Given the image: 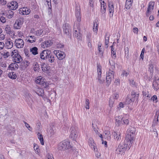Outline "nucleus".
I'll use <instances>...</instances> for the list:
<instances>
[{
    "label": "nucleus",
    "mask_w": 159,
    "mask_h": 159,
    "mask_svg": "<svg viewBox=\"0 0 159 159\" xmlns=\"http://www.w3.org/2000/svg\"><path fill=\"white\" fill-rule=\"evenodd\" d=\"M154 2H150L148 9L146 11V14L147 16L148 17L150 15V12L154 8Z\"/></svg>",
    "instance_id": "obj_14"
},
{
    "label": "nucleus",
    "mask_w": 159,
    "mask_h": 159,
    "mask_svg": "<svg viewBox=\"0 0 159 159\" xmlns=\"http://www.w3.org/2000/svg\"><path fill=\"white\" fill-rule=\"evenodd\" d=\"M133 2V0H126L125 7L127 9H129L131 6Z\"/></svg>",
    "instance_id": "obj_29"
},
{
    "label": "nucleus",
    "mask_w": 159,
    "mask_h": 159,
    "mask_svg": "<svg viewBox=\"0 0 159 159\" xmlns=\"http://www.w3.org/2000/svg\"><path fill=\"white\" fill-rule=\"evenodd\" d=\"M116 124L117 126H120L122 124L123 117L122 116H117L115 117Z\"/></svg>",
    "instance_id": "obj_15"
},
{
    "label": "nucleus",
    "mask_w": 159,
    "mask_h": 159,
    "mask_svg": "<svg viewBox=\"0 0 159 159\" xmlns=\"http://www.w3.org/2000/svg\"><path fill=\"white\" fill-rule=\"evenodd\" d=\"M153 65L152 64H150L149 65V71L151 73H152L153 72Z\"/></svg>",
    "instance_id": "obj_46"
},
{
    "label": "nucleus",
    "mask_w": 159,
    "mask_h": 159,
    "mask_svg": "<svg viewBox=\"0 0 159 159\" xmlns=\"http://www.w3.org/2000/svg\"><path fill=\"white\" fill-rule=\"evenodd\" d=\"M131 93V102H134L135 100H138L139 94L136 93L134 91H132Z\"/></svg>",
    "instance_id": "obj_17"
},
{
    "label": "nucleus",
    "mask_w": 159,
    "mask_h": 159,
    "mask_svg": "<svg viewBox=\"0 0 159 159\" xmlns=\"http://www.w3.org/2000/svg\"><path fill=\"white\" fill-rule=\"evenodd\" d=\"M125 54H127V56L126 57V58L127 59L129 58V49L128 47H126L125 48Z\"/></svg>",
    "instance_id": "obj_54"
},
{
    "label": "nucleus",
    "mask_w": 159,
    "mask_h": 159,
    "mask_svg": "<svg viewBox=\"0 0 159 159\" xmlns=\"http://www.w3.org/2000/svg\"><path fill=\"white\" fill-rule=\"evenodd\" d=\"M101 75H98L97 79L98 80V82L100 84H102L104 82V80L101 79Z\"/></svg>",
    "instance_id": "obj_44"
},
{
    "label": "nucleus",
    "mask_w": 159,
    "mask_h": 159,
    "mask_svg": "<svg viewBox=\"0 0 159 159\" xmlns=\"http://www.w3.org/2000/svg\"><path fill=\"white\" fill-rule=\"evenodd\" d=\"M2 55L3 56L4 58H7L9 56H10V53L8 52H4L2 53Z\"/></svg>",
    "instance_id": "obj_52"
},
{
    "label": "nucleus",
    "mask_w": 159,
    "mask_h": 159,
    "mask_svg": "<svg viewBox=\"0 0 159 159\" xmlns=\"http://www.w3.org/2000/svg\"><path fill=\"white\" fill-rule=\"evenodd\" d=\"M144 51H145L144 48H143L142 50V52H141L140 55V57L142 59H143Z\"/></svg>",
    "instance_id": "obj_55"
},
{
    "label": "nucleus",
    "mask_w": 159,
    "mask_h": 159,
    "mask_svg": "<svg viewBox=\"0 0 159 159\" xmlns=\"http://www.w3.org/2000/svg\"><path fill=\"white\" fill-rule=\"evenodd\" d=\"M51 53V52L49 50H44L40 54V58L43 59H47V57Z\"/></svg>",
    "instance_id": "obj_8"
},
{
    "label": "nucleus",
    "mask_w": 159,
    "mask_h": 159,
    "mask_svg": "<svg viewBox=\"0 0 159 159\" xmlns=\"http://www.w3.org/2000/svg\"><path fill=\"white\" fill-rule=\"evenodd\" d=\"M52 43L50 40H47L43 43V48L45 47H50L52 44Z\"/></svg>",
    "instance_id": "obj_24"
},
{
    "label": "nucleus",
    "mask_w": 159,
    "mask_h": 159,
    "mask_svg": "<svg viewBox=\"0 0 159 159\" xmlns=\"http://www.w3.org/2000/svg\"><path fill=\"white\" fill-rule=\"evenodd\" d=\"M49 133L51 135L54 134L55 133V127L53 125L50 126V129L49 130Z\"/></svg>",
    "instance_id": "obj_28"
},
{
    "label": "nucleus",
    "mask_w": 159,
    "mask_h": 159,
    "mask_svg": "<svg viewBox=\"0 0 159 159\" xmlns=\"http://www.w3.org/2000/svg\"><path fill=\"white\" fill-rule=\"evenodd\" d=\"M143 96H144L145 97H148V91H143Z\"/></svg>",
    "instance_id": "obj_57"
},
{
    "label": "nucleus",
    "mask_w": 159,
    "mask_h": 159,
    "mask_svg": "<svg viewBox=\"0 0 159 159\" xmlns=\"http://www.w3.org/2000/svg\"><path fill=\"white\" fill-rule=\"evenodd\" d=\"M5 31L6 33L9 34H12V31L11 30L10 27L8 25H7L5 28Z\"/></svg>",
    "instance_id": "obj_39"
},
{
    "label": "nucleus",
    "mask_w": 159,
    "mask_h": 159,
    "mask_svg": "<svg viewBox=\"0 0 159 159\" xmlns=\"http://www.w3.org/2000/svg\"><path fill=\"white\" fill-rule=\"evenodd\" d=\"M128 124H129V121H128V119H126L125 120H123V123H122V124L123 125V124H125L128 125Z\"/></svg>",
    "instance_id": "obj_64"
},
{
    "label": "nucleus",
    "mask_w": 159,
    "mask_h": 159,
    "mask_svg": "<svg viewBox=\"0 0 159 159\" xmlns=\"http://www.w3.org/2000/svg\"><path fill=\"white\" fill-rule=\"evenodd\" d=\"M70 27L69 25L67 23H65L64 25V32L66 35L69 34Z\"/></svg>",
    "instance_id": "obj_20"
},
{
    "label": "nucleus",
    "mask_w": 159,
    "mask_h": 159,
    "mask_svg": "<svg viewBox=\"0 0 159 159\" xmlns=\"http://www.w3.org/2000/svg\"><path fill=\"white\" fill-rule=\"evenodd\" d=\"M109 36H108L107 38L105 39V44L106 48H107L108 47V44L109 43Z\"/></svg>",
    "instance_id": "obj_53"
},
{
    "label": "nucleus",
    "mask_w": 159,
    "mask_h": 159,
    "mask_svg": "<svg viewBox=\"0 0 159 159\" xmlns=\"http://www.w3.org/2000/svg\"><path fill=\"white\" fill-rule=\"evenodd\" d=\"M113 101L112 100V99L111 98H110L109 101V105L110 107H113Z\"/></svg>",
    "instance_id": "obj_60"
},
{
    "label": "nucleus",
    "mask_w": 159,
    "mask_h": 159,
    "mask_svg": "<svg viewBox=\"0 0 159 159\" xmlns=\"http://www.w3.org/2000/svg\"><path fill=\"white\" fill-rule=\"evenodd\" d=\"M109 62L111 66V68L112 70L115 68V62L112 60H109Z\"/></svg>",
    "instance_id": "obj_43"
},
{
    "label": "nucleus",
    "mask_w": 159,
    "mask_h": 159,
    "mask_svg": "<svg viewBox=\"0 0 159 159\" xmlns=\"http://www.w3.org/2000/svg\"><path fill=\"white\" fill-rule=\"evenodd\" d=\"M13 42L10 39L7 40L5 43V47L7 49H11L13 46Z\"/></svg>",
    "instance_id": "obj_18"
},
{
    "label": "nucleus",
    "mask_w": 159,
    "mask_h": 159,
    "mask_svg": "<svg viewBox=\"0 0 159 159\" xmlns=\"http://www.w3.org/2000/svg\"><path fill=\"white\" fill-rule=\"evenodd\" d=\"M135 133V129L134 128H131L128 129L127 131L126 135L125 138L126 141L130 142L132 143L134 139Z\"/></svg>",
    "instance_id": "obj_2"
},
{
    "label": "nucleus",
    "mask_w": 159,
    "mask_h": 159,
    "mask_svg": "<svg viewBox=\"0 0 159 159\" xmlns=\"http://www.w3.org/2000/svg\"><path fill=\"white\" fill-rule=\"evenodd\" d=\"M115 72L112 70L109 69L108 73H107L106 79L107 85H109L114 78Z\"/></svg>",
    "instance_id": "obj_4"
},
{
    "label": "nucleus",
    "mask_w": 159,
    "mask_h": 159,
    "mask_svg": "<svg viewBox=\"0 0 159 159\" xmlns=\"http://www.w3.org/2000/svg\"><path fill=\"white\" fill-rule=\"evenodd\" d=\"M7 6L10 9L14 10L18 7V5L16 2L13 1L8 3L7 4Z\"/></svg>",
    "instance_id": "obj_10"
},
{
    "label": "nucleus",
    "mask_w": 159,
    "mask_h": 159,
    "mask_svg": "<svg viewBox=\"0 0 159 159\" xmlns=\"http://www.w3.org/2000/svg\"><path fill=\"white\" fill-rule=\"evenodd\" d=\"M47 59H48V61L50 62H53L54 61V58L52 54L51 53L47 57Z\"/></svg>",
    "instance_id": "obj_36"
},
{
    "label": "nucleus",
    "mask_w": 159,
    "mask_h": 159,
    "mask_svg": "<svg viewBox=\"0 0 159 159\" xmlns=\"http://www.w3.org/2000/svg\"><path fill=\"white\" fill-rule=\"evenodd\" d=\"M152 87L156 90L159 89V78L157 77H155L152 83Z\"/></svg>",
    "instance_id": "obj_12"
},
{
    "label": "nucleus",
    "mask_w": 159,
    "mask_h": 159,
    "mask_svg": "<svg viewBox=\"0 0 159 159\" xmlns=\"http://www.w3.org/2000/svg\"><path fill=\"white\" fill-rule=\"evenodd\" d=\"M33 69L34 71L38 72L40 70V66L37 62H34L33 64Z\"/></svg>",
    "instance_id": "obj_19"
},
{
    "label": "nucleus",
    "mask_w": 159,
    "mask_h": 159,
    "mask_svg": "<svg viewBox=\"0 0 159 159\" xmlns=\"http://www.w3.org/2000/svg\"><path fill=\"white\" fill-rule=\"evenodd\" d=\"M132 143L131 142L128 141H126L125 139L123 143H120L118 145L117 148L116 150L117 153L122 154L123 153L126 149H129L131 146Z\"/></svg>",
    "instance_id": "obj_1"
},
{
    "label": "nucleus",
    "mask_w": 159,
    "mask_h": 159,
    "mask_svg": "<svg viewBox=\"0 0 159 159\" xmlns=\"http://www.w3.org/2000/svg\"><path fill=\"white\" fill-rule=\"evenodd\" d=\"M5 46V44L4 43L2 42H0V50L2 49Z\"/></svg>",
    "instance_id": "obj_56"
},
{
    "label": "nucleus",
    "mask_w": 159,
    "mask_h": 159,
    "mask_svg": "<svg viewBox=\"0 0 159 159\" xmlns=\"http://www.w3.org/2000/svg\"><path fill=\"white\" fill-rule=\"evenodd\" d=\"M24 51L25 54L27 57H30L31 56H32L31 53L29 52L28 49H25Z\"/></svg>",
    "instance_id": "obj_45"
},
{
    "label": "nucleus",
    "mask_w": 159,
    "mask_h": 159,
    "mask_svg": "<svg viewBox=\"0 0 159 159\" xmlns=\"http://www.w3.org/2000/svg\"><path fill=\"white\" fill-rule=\"evenodd\" d=\"M50 67L48 66L47 65L43 63L42 64L41 68L42 70L44 72H46L47 71H48Z\"/></svg>",
    "instance_id": "obj_26"
},
{
    "label": "nucleus",
    "mask_w": 159,
    "mask_h": 159,
    "mask_svg": "<svg viewBox=\"0 0 159 159\" xmlns=\"http://www.w3.org/2000/svg\"><path fill=\"white\" fill-rule=\"evenodd\" d=\"M129 83L130 85H131L132 86L136 87L137 86V84L134 81V80L132 79H129Z\"/></svg>",
    "instance_id": "obj_40"
},
{
    "label": "nucleus",
    "mask_w": 159,
    "mask_h": 159,
    "mask_svg": "<svg viewBox=\"0 0 159 159\" xmlns=\"http://www.w3.org/2000/svg\"><path fill=\"white\" fill-rule=\"evenodd\" d=\"M74 36L77 39L80 40L81 39V34L78 31L77 33L74 34Z\"/></svg>",
    "instance_id": "obj_41"
},
{
    "label": "nucleus",
    "mask_w": 159,
    "mask_h": 159,
    "mask_svg": "<svg viewBox=\"0 0 159 159\" xmlns=\"http://www.w3.org/2000/svg\"><path fill=\"white\" fill-rule=\"evenodd\" d=\"M20 13L22 15H28L30 12V9L25 7L20 8Z\"/></svg>",
    "instance_id": "obj_16"
},
{
    "label": "nucleus",
    "mask_w": 159,
    "mask_h": 159,
    "mask_svg": "<svg viewBox=\"0 0 159 159\" xmlns=\"http://www.w3.org/2000/svg\"><path fill=\"white\" fill-rule=\"evenodd\" d=\"M12 60L16 63H19L22 61V58L19 54H15L12 56Z\"/></svg>",
    "instance_id": "obj_7"
},
{
    "label": "nucleus",
    "mask_w": 159,
    "mask_h": 159,
    "mask_svg": "<svg viewBox=\"0 0 159 159\" xmlns=\"http://www.w3.org/2000/svg\"><path fill=\"white\" fill-rule=\"evenodd\" d=\"M54 53L57 55V57L59 60H61L65 57L66 54L63 52L55 51Z\"/></svg>",
    "instance_id": "obj_13"
},
{
    "label": "nucleus",
    "mask_w": 159,
    "mask_h": 159,
    "mask_svg": "<svg viewBox=\"0 0 159 159\" xmlns=\"http://www.w3.org/2000/svg\"><path fill=\"white\" fill-rule=\"evenodd\" d=\"M70 148V143L67 141H63L60 143L58 145V149L61 151H64Z\"/></svg>",
    "instance_id": "obj_3"
},
{
    "label": "nucleus",
    "mask_w": 159,
    "mask_h": 159,
    "mask_svg": "<svg viewBox=\"0 0 159 159\" xmlns=\"http://www.w3.org/2000/svg\"><path fill=\"white\" fill-rule=\"evenodd\" d=\"M17 63L16 62L12 63L9 65L8 68L11 70H16L18 69L19 67Z\"/></svg>",
    "instance_id": "obj_21"
},
{
    "label": "nucleus",
    "mask_w": 159,
    "mask_h": 159,
    "mask_svg": "<svg viewBox=\"0 0 159 159\" xmlns=\"http://www.w3.org/2000/svg\"><path fill=\"white\" fill-rule=\"evenodd\" d=\"M77 24H76V26L75 25L74 26V34L77 33V32L78 31H80V30L79 29V25H77Z\"/></svg>",
    "instance_id": "obj_42"
},
{
    "label": "nucleus",
    "mask_w": 159,
    "mask_h": 159,
    "mask_svg": "<svg viewBox=\"0 0 159 159\" xmlns=\"http://www.w3.org/2000/svg\"><path fill=\"white\" fill-rule=\"evenodd\" d=\"M8 77L11 79H15L16 78L17 76L14 72H10L8 74Z\"/></svg>",
    "instance_id": "obj_35"
},
{
    "label": "nucleus",
    "mask_w": 159,
    "mask_h": 159,
    "mask_svg": "<svg viewBox=\"0 0 159 159\" xmlns=\"http://www.w3.org/2000/svg\"><path fill=\"white\" fill-rule=\"evenodd\" d=\"M0 66L2 67H7V64L4 62H2L0 64Z\"/></svg>",
    "instance_id": "obj_61"
},
{
    "label": "nucleus",
    "mask_w": 159,
    "mask_h": 159,
    "mask_svg": "<svg viewBox=\"0 0 159 159\" xmlns=\"http://www.w3.org/2000/svg\"><path fill=\"white\" fill-rule=\"evenodd\" d=\"M14 13L11 10H9L6 13V16L8 18H11L13 16Z\"/></svg>",
    "instance_id": "obj_33"
},
{
    "label": "nucleus",
    "mask_w": 159,
    "mask_h": 159,
    "mask_svg": "<svg viewBox=\"0 0 159 159\" xmlns=\"http://www.w3.org/2000/svg\"><path fill=\"white\" fill-rule=\"evenodd\" d=\"M34 149L36 151V153H39V150L38 149L39 147L36 144H34Z\"/></svg>",
    "instance_id": "obj_50"
},
{
    "label": "nucleus",
    "mask_w": 159,
    "mask_h": 159,
    "mask_svg": "<svg viewBox=\"0 0 159 159\" xmlns=\"http://www.w3.org/2000/svg\"><path fill=\"white\" fill-rule=\"evenodd\" d=\"M98 46L99 52L100 54L102 55V56L103 53L104 48L101 47V44H99Z\"/></svg>",
    "instance_id": "obj_38"
},
{
    "label": "nucleus",
    "mask_w": 159,
    "mask_h": 159,
    "mask_svg": "<svg viewBox=\"0 0 159 159\" xmlns=\"http://www.w3.org/2000/svg\"><path fill=\"white\" fill-rule=\"evenodd\" d=\"M70 136L73 140H75L78 136L77 130L75 127H72L70 128Z\"/></svg>",
    "instance_id": "obj_5"
},
{
    "label": "nucleus",
    "mask_w": 159,
    "mask_h": 159,
    "mask_svg": "<svg viewBox=\"0 0 159 159\" xmlns=\"http://www.w3.org/2000/svg\"><path fill=\"white\" fill-rule=\"evenodd\" d=\"M124 104L122 102H120L118 105V108L119 109H120L121 108H123L124 107Z\"/></svg>",
    "instance_id": "obj_58"
},
{
    "label": "nucleus",
    "mask_w": 159,
    "mask_h": 159,
    "mask_svg": "<svg viewBox=\"0 0 159 159\" xmlns=\"http://www.w3.org/2000/svg\"><path fill=\"white\" fill-rule=\"evenodd\" d=\"M111 55L112 57L114 59H115L116 57V52L115 51L114 48H113V46H111Z\"/></svg>",
    "instance_id": "obj_34"
},
{
    "label": "nucleus",
    "mask_w": 159,
    "mask_h": 159,
    "mask_svg": "<svg viewBox=\"0 0 159 159\" xmlns=\"http://www.w3.org/2000/svg\"><path fill=\"white\" fill-rule=\"evenodd\" d=\"M108 5L109 11L110 16H112L114 12V5L113 2L112 1H108Z\"/></svg>",
    "instance_id": "obj_9"
},
{
    "label": "nucleus",
    "mask_w": 159,
    "mask_h": 159,
    "mask_svg": "<svg viewBox=\"0 0 159 159\" xmlns=\"http://www.w3.org/2000/svg\"><path fill=\"white\" fill-rule=\"evenodd\" d=\"M38 48L36 47H34L30 49V52L34 55H36L38 54Z\"/></svg>",
    "instance_id": "obj_31"
},
{
    "label": "nucleus",
    "mask_w": 159,
    "mask_h": 159,
    "mask_svg": "<svg viewBox=\"0 0 159 159\" xmlns=\"http://www.w3.org/2000/svg\"><path fill=\"white\" fill-rule=\"evenodd\" d=\"M43 77L41 76H39L37 77L36 80H35L36 83L38 84L41 85V83H43V80H44V79H43Z\"/></svg>",
    "instance_id": "obj_30"
},
{
    "label": "nucleus",
    "mask_w": 159,
    "mask_h": 159,
    "mask_svg": "<svg viewBox=\"0 0 159 159\" xmlns=\"http://www.w3.org/2000/svg\"><path fill=\"white\" fill-rule=\"evenodd\" d=\"M30 62L26 60H24L23 62V65L24 67L27 68L29 65Z\"/></svg>",
    "instance_id": "obj_49"
},
{
    "label": "nucleus",
    "mask_w": 159,
    "mask_h": 159,
    "mask_svg": "<svg viewBox=\"0 0 159 159\" xmlns=\"http://www.w3.org/2000/svg\"><path fill=\"white\" fill-rule=\"evenodd\" d=\"M101 7V12L103 14L105 13L106 11L107 6L106 3L104 1H103V4H102Z\"/></svg>",
    "instance_id": "obj_27"
},
{
    "label": "nucleus",
    "mask_w": 159,
    "mask_h": 159,
    "mask_svg": "<svg viewBox=\"0 0 159 159\" xmlns=\"http://www.w3.org/2000/svg\"><path fill=\"white\" fill-rule=\"evenodd\" d=\"M15 46L18 48H23L24 45V42L23 39H18L15 40L14 42Z\"/></svg>",
    "instance_id": "obj_6"
},
{
    "label": "nucleus",
    "mask_w": 159,
    "mask_h": 159,
    "mask_svg": "<svg viewBox=\"0 0 159 159\" xmlns=\"http://www.w3.org/2000/svg\"><path fill=\"white\" fill-rule=\"evenodd\" d=\"M0 20L3 23H4L6 22L5 18L3 16H1L0 18Z\"/></svg>",
    "instance_id": "obj_62"
},
{
    "label": "nucleus",
    "mask_w": 159,
    "mask_h": 159,
    "mask_svg": "<svg viewBox=\"0 0 159 159\" xmlns=\"http://www.w3.org/2000/svg\"><path fill=\"white\" fill-rule=\"evenodd\" d=\"M98 24L96 20H95L93 22V31L96 33H97L98 30Z\"/></svg>",
    "instance_id": "obj_32"
},
{
    "label": "nucleus",
    "mask_w": 159,
    "mask_h": 159,
    "mask_svg": "<svg viewBox=\"0 0 159 159\" xmlns=\"http://www.w3.org/2000/svg\"><path fill=\"white\" fill-rule=\"evenodd\" d=\"M85 104L86 105L85 108L86 109H89V101L88 99H86L85 100Z\"/></svg>",
    "instance_id": "obj_48"
},
{
    "label": "nucleus",
    "mask_w": 159,
    "mask_h": 159,
    "mask_svg": "<svg viewBox=\"0 0 159 159\" xmlns=\"http://www.w3.org/2000/svg\"><path fill=\"white\" fill-rule=\"evenodd\" d=\"M47 159H51V158H53L52 155L51 154L48 153L47 155Z\"/></svg>",
    "instance_id": "obj_63"
},
{
    "label": "nucleus",
    "mask_w": 159,
    "mask_h": 159,
    "mask_svg": "<svg viewBox=\"0 0 159 159\" xmlns=\"http://www.w3.org/2000/svg\"><path fill=\"white\" fill-rule=\"evenodd\" d=\"M24 122L25 124V127L26 128H27L30 131H31L32 130V128L31 127H30L29 125L27 123H26V122L24 121Z\"/></svg>",
    "instance_id": "obj_51"
},
{
    "label": "nucleus",
    "mask_w": 159,
    "mask_h": 159,
    "mask_svg": "<svg viewBox=\"0 0 159 159\" xmlns=\"http://www.w3.org/2000/svg\"><path fill=\"white\" fill-rule=\"evenodd\" d=\"M41 85L44 88H46L48 85V83L45 81V80L44 79L43 83H41Z\"/></svg>",
    "instance_id": "obj_47"
},
{
    "label": "nucleus",
    "mask_w": 159,
    "mask_h": 159,
    "mask_svg": "<svg viewBox=\"0 0 159 159\" xmlns=\"http://www.w3.org/2000/svg\"><path fill=\"white\" fill-rule=\"evenodd\" d=\"M88 143L89 145L92 148L93 147L94 151L95 150L96 147L95 146V144L94 143V140L93 139L91 138H89L88 140Z\"/></svg>",
    "instance_id": "obj_23"
},
{
    "label": "nucleus",
    "mask_w": 159,
    "mask_h": 159,
    "mask_svg": "<svg viewBox=\"0 0 159 159\" xmlns=\"http://www.w3.org/2000/svg\"><path fill=\"white\" fill-rule=\"evenodd\" d=\"M119 97V94L117 93H115L113 94V98L115 99H117Z\"/></svg>",
    "instance_id": "obj_59"
},
{
    "label": "nucleus",
    "mask_w": 159,
    "mask_h": 159,
    "mask_svg": "<svg viewBox=\"0 0 159 159\" xmlns=\"http://www.w3.org/2000/svg\"><path fill=\"white\" fill-rule=\"evenodd\" d=\"M113 135L114 138L116 139L117 140H119V139L120 138V134L119 133L116 132H114L113 133Z\"/></svg>",
    "instance_id": "obj_37"
},
{
    "label": "nucleus",
    "mask_w": 159,
    "mask_h": 159,
    "mask_svg": "<svg viewBox=\"0 0 159 159\" xmlns=\"http://www.w3.org/2000/svg\"><path fill=\"white\" fill-rule=\"evenodd\" d=\"M23 18H20L17 20L14 24V28L16 29H20L23 23Z\"/></svg>",
    "instance_id": "obj_11"
},
{
    "label": "nucleus",
    "mask_w": 159,
    "mask_h": 159,
    "mask_svg": "<svg viewBox=\"0 0 159 159\" xmlns=\"http://www.w3.org/2000/svg\"><path fill=\"white\" fill-rule=\"evenodd\" d=\"M75 16L77 18V21H76V24H77V25H80V22L81 21V17L80 16V13L78 11H77L76 12Z\"/></svg>",
    "instance_id": "obj_22"
},
{
    "label": "nucleus",
    "mask_w": 159,
    "mask_h": 159,
    "mask_svg": "<svg viewBox=\"0 0 159 159\" xmlns=\"http://www.w3.org/2000/svg\"><path fill=\"white\" fill-rule=\"evenodd\" d=\"M35 92L39 96L43 97L44 95V90L41 88H38L36 90Z\"/></svg>",
    "instance_id": "obj_25"
}]
</instances>
